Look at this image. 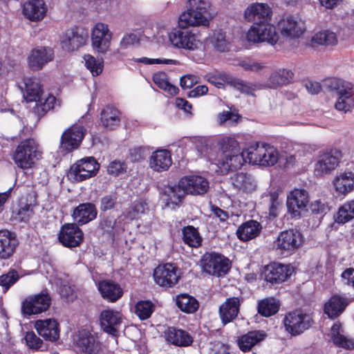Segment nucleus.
Instances as JSON below:
<instances>
[{
  "label": "nucleus",
  "mask_w": 354,
  "mask_h": 354,
  "mask_svg": "<svg viewBox=\"0 0 354 354\" xmlns=\"http://www.w3.org/2000/svg\"><path fill=\"white\" fill-rule=\"evenodd\" d=\"M112 37L113 33L107 24L97 23L91 30L93 48L100 53H106L110 48Z\"/></svg>",
  "instance_id": "nucleus-12"
},
{
  "label": "nucleus",
  "mask_w": 354,
  "mask_h": 354,
  "mask_svg": "<svg viewBox=\"0 0 354 354\" xmlns=\"http://www.w3.org/2000/svg\"><path fill=\"white\" fill-rule=\"evenodd\" d=\"M312 322L310 317L299 311L289 313L283 323L286 330L292 335H297L308 329Z\"/></svg>",
  "instance_id": "nucleus-17"
},
{
  "label": "nucleus",
  "mask_w": 354,
  "mask_h": 354,
  "mask_svg": "<svg viewBox=\"0 0 354 354\" xmlns=\"http://www.w3.org/2000/svg\"><path fill=\"white\" fill-rule=\"evenodd\" d=\"M153 81L160 88L167 92L169 94L174 95L178 93V88L168 81L166 73L159 72L153 74Z\"/></svg>",
  "instance_id": "nucleus-50"
},
{
  "label": "nucleus",
  "mask_w": 354,
  "mask_h": 354,
  "mask_svg": "<svg viewBox=\"0 0 354 354\" xmlns=\"http://www.w3.org/2000/svg\"><path fill=\"white\" fill-rule=\"evenodd\" d=\"M292 271L290 265L273 263L266 268V280L272 284L281 283L290 277Z\"/></svg>",
  "instance_id": "nucleus-26"
},
{
  "label": "nucleus",
  "mask_w": 354,
  "mask_h": 354,
  "mask_svg": "<svg viewBox=\"0 0 354 354\" xmlns=\"http://www.w3.org/2000/svg\"><path fill=\"white\" fill-rule=\"evenodd\" d=\"M133 60L135 62L142 63L145 65H152V64H165V65H180V62L176 59H166V58H157L152 59L148 57H140V58H133Z\"/></svg>",
  "instance_id": "nucleus-56"
},
{
  "label": "nucleus",
  "mask_w": 354,
  "mask_h": 354,
  "mask_svg": "<svg viewBox=\"0 0 354 354\" xmlns=\"http://www.w3.org/2000/svg\"><path fill=\"white\" fill-rule=\"evenodd\" d=\"M154 310L155 306L149 300H140L135 306V313L141 320L149 318Z\"/></svg>",
  "instance_id": "nucleus-52"
},
{
  "label": "nucleus",
  "mask_w": 354,
  "mask_h": 354,
  "mask_svg": "<svg viewBox=\"0 0 354 354\" xmlns=\"http://www.w3.org/2000/svg\"><path fill=\"white\" fill-rule=\"evenodd\" d=\"M168 39L172 47L177 49L194 51L202 45L199 33L187 28L173 30L168 33Z\"/></svg>",
  "instance_id": "nucleus-5"
},
{
  "label": "nucleus",
  "mask_w": 354,
  "mask_h": 354,
  "mask_svg": "<svg viewBox=\"0 0 354 354\" xmlns=\"http://www.w3.org/2000/svg\"><path fill=\"white\" fill-rule=\"evenodd\" d=\"M330 338L333 342L339 347L346 349L354 348V339L348 338L345 335L339 323H335L331 327Z\"/></svg>",
  "instance_id": "nucleus-40"
},
{
  "label": "nucleus",
  "mask_w": 354,
  "mask_h": 354,
  "mask_svg": "<svg viewBox=\"0 0 354 354\" xmlns=\"http://www.w3.org/2000/svg\"><path fill=\"white\" fill-rule=\"evenodd\" d=\"M72 216L79 225H84L96 218L97 210L92 203H82L74 209Z\"/></svg>",
  "instance_id": "nucleus-36"
},
{
  "label": "nucleus",
  "mask_w": 354,
  "mask_h": 354,
  "mask_svg": "<svg viewBox=\"0 0 354 354\" xmlns=\"http://www.w3.org/2000/svg\"><path fill=\"white\" fill-rule=\"evenodd\" d=\"M85 66L90 71L93 76L99 75L103 70L102 59H95L91 55H85L84 56Z\"/></svg>",
  "instance_id": "nucleus-54"
},
{
  "label": "nucleus",
  "mask_w": 354,
  "mask_h": 354,
  "mask_svg": "<svg viewBox=\"0 0 354 354\" xmlns=\"http://www.w3.org/2000/svg\"><path fill=\"white\" fill-rule=\"evenodd\" d=\"M210 43L214 48L219 52H225L230 48V41L226 38L225 33L221 30L214 32L210 38Z\"/></svg>",
  "instance_id": "nucleus-51"
},
{
  "label": "nucleus",
  "mask_w": 354,
  "mask_h": 354,
  "mask_svg": "<svg viewBox=\"0 0 354 354\" xmlns=\"http://www.w3.org/2000/svg\"><path fill=\"white\" fill-rule=\"evenodd\" d=\"M98 290L102 297L109 301L114 302L123 295L121 287L110 281H102L98 283Z\"/></svg>",
  "instance_id": "nucleus-37"
},
{
  "label": "nucleus",
  "mask_w": 354,
  "mask_h": 354,
  "mask_svg": "<svg viewBox=\"0 0 354 354\" xmlns=\"http://www.w3.org/2000/svg\"><path fill=\"white\" fill-rule=\"evenodd\" d=\"M54 57V51L50 47H37L31 50L28 57V64L32 70L41 69Z\"/></svg>",
  "instance_id": "nucleus-23"
},
{
  "label": "nucleus",
  "mask_w": 354,
  "mask_h": 354,
  "mask_svg": "<svg viewBox=\"0 0 354 354\" xmlns=\"http://www.w3.org/2000/svg\"><path fill=\"white\" fill-rule=\"evenodd\" d=\"M262 229L261 225L254 220H250L243 223L237 230L236 234L239 239L243 241H248L257 237Z\"/></svg>",
  "instance_id": "nucleus-39"
},
{
  "label": "nucleus",
  "mask_w": 354,
  "mask_h": 354,
  "mask_svg": "<svg viewBox=\"0 0 354 354\" xmlns=\"http://www.w3.org/2000/svg\"><path fill=\"white\" fill-rule=\"evenodd\" d=\"M264 337L265 333L262 331H250L239 337L238 344L242 351L247 352L250 351L259 342H261Z\"/></svg>",
  "instance_id": "nucleus-41"
},
{
  "label": "nucleus",
  "mask_w": 354,
  "mask_h": 354,
  "mask_svg": "<svg viewBox=\"0 0 354 354\" xmlns=\"http://www.w3.org/2000/svg\"><path fill=\"white\" fill-rule=\"evenodd\" d=\"M279 308V301L273 297L263 299L258 304V312L264 317H270L277 313Z\"/></svg>",
  "instance_id": "nucleus-46"
},
{
  "label": "nucleus",
  "mask_w": 354,
  "mask_h": 354,
  "mask_svg": "<svg viewBox=\"0 0 354 354\" xmlns=\"http://www.w3.org/2000/svg\"><path fill=\"white\" fill-rule=\"evenodd\" d=\"M117 195L115 194H110L103 196L100 201V209L106 211L113 209L117 203Z\"/></svg>",
  "instance_id": "nucleus-64"
},
{
  "label": "nucleus",
  "mask_w": 354,
  "mask_h": 354,
  "mask_svg": "<svg viewBox=\"0 0 354 354\" xmlns=\"http://www.w3.org/2000/svg\"><path fill=\"white\" fill-rule=\"evenodd\" d=\"M120 111L111 106H106L101 112V122L103 127L113 129L120 124Z\"/></svg>",
  "instance_id": "nucleus-42"
},
{
  "label": "nucleus",
  "mask_w": 354,
  "mask_h": 354,
  "mask_svg": "<svg viewBox=\"0 0 354 354\" xmlns=\"http://www.w3.org/2000/svg\"><path fill=\"white\" fill-rule=\"evenodd\" d=\"M246 37L250 42H267L272 46L279 40L276 27L270 21L254 24L248 30Z\"/></svg>",
  "instance_id": "nucleus-8"
},
{
  "label": "nucleus",
  "mask_w": 354,
  "mask_h": 354,
  "mask_svg": "<svg viewBox=\"0 0 354 354\" xmlns=\"http://www.w3.org/2000/svg\"><path fill=\"white\" fill-rule=\"evenodd\" d=\"M41 155L42 152L37 142L33 138H28L17 145L12 160L19 168L27 170L34 167L41 158Z\"/></svg>",
  "instance_id": "nucleus-3"
},
{
  "label": "nucleus",
  "mask_w": 354,
  "mask_h": 354,
  "mask_svg": "<svg viewBox=\"0 0 354 354\" xmlns=\"http://www.w3.org/2000/svg\"><path fill=\"white\" fill-rule=\"evenodd\" d=\"M35 327L39 335L46 340L53 342L59 337V324L54 319L37 320Z\"/></svg>",
  "instance_id": "nucleus-27"
},
{
  "label": "nucleus",
  "mask_w": 354,
  "mask_h": 354,
  "mask_svg": "<svg viewBox=\"0 0 354 354\" xmlns=\"http://www.w3.org/2000/svg\"><path fill=\"white\" fill-rule=\"evenodd\" d=\"M27 346L34 350H39L42 348L43 341L32 332H27L25 336Z\"/></svg>",
  "instance_id": "nucleus-63"
},
{
  "label": "nucleus",
  "mask_w": 354,
  "mask_h": 354,
  "mask_svg": "<svg viewBox=\"0 0 354 354\" xmlns=\"http://www.w3.org/2000/svg\"><path fill=\"white\" fill-rule=\"evenodd\" d=\"M348 300L339 295H335L324 305V313L330 317L335 318L338 317L348 305Z\"/></svg>",
  "instance_id": "nucleus-38"
},
{
  "label": "nucleus",
  "mask_w": 354,
  "mask_h": 354,
  "mask_svg": "<svg viewBox=\"0 0 354 354\" xmlns=\"http://www.w3.org/2000/svg\"><path fill=\"white\" fill-rule=\"evenodd\" d=\"M209 8V3L206 0H187V9L179 17V28L208 26L210 19Z\"/></svg>",
  "instance_id": "nucleus-2"
},
{
  "label": "nucleus",
  "mask_w": 354,
  "mask_h": 354,
  "mask_svg": "<svg viewBox=\"0 0 354 354\" xmlns=\"http://www.w3.org/2000/svg\"><path fill=\"white\" fill-rule=\"evenodd\" d=\"M148 210L147 203L142 199L135 201L131 207L125 209L123 214L126 218L133 220Z\"/></svg>",
  "instance_id": "nucleus-49"
},
{
  "label": "nucleus",
  "mask_w": 354,
  "mask_h": 354,
  "mask_svg": "<svg viewBox=\"0 0 354 354\" xmlns=\"http://www.w3.org/2000/svg\"><path fill=\"white\" fill-rule=\"evenodd\" d=\"M100 169V165L93 157H86L73 164L68 172V178L81 182L95 176Z\"/></svg>",
  "instance_id": "nucleus-9"
},
{
  "label": "nucleus",
  "mask_w": 354,
  "mask_h": 354,
  "mask_svg": "<svg viewBox=\"0 0 354 354\" xmlns=\"http://www.w3.org/2000/svg\"><path fill=\"white\" fill-rule=\"evenodd\" d=\"M171 164V153L165 149H157L152 152L149 159V167L157 172L168 170Z\"/></svg>",
  "instance_id": "nucleus-29"
},
{
  "label": "nucleus",
  "mask_w": 354,
  "mask_h": 354,
  "mask_svg": "<svg viewBox=\"0 0 354 354\" xmlns=\"http://www.w3.org/2000/svg\"><path fill=\"white\" fill-rule=\"evenodd\" d=\"M122 319L120 312L111 309L102 311L100 317L103 330L113 336H117Z\"/></svg>",
  "instance_id": "nucleus-25"
},
{
  "label": "nucleus",
  "mask_w": 354,
  "mask_h": 354,
  "mask_svg": "<svg viewBox=\"0 0 354 354\" xmlns=\"http://www.w3.org/2000/svg\"><path fill=\"white\" fill-rule=\"evenodd\" d=\"M303 236L297 230H285L279 233L274 242L277 250L287 254L292 253L300 247Z\"/></svg>",
  "instance_id": "nucleus-13"
},
{
  "label": "nucleus",
  "mask_w": 354,
  "mask_h": 354,
  "mask_svg": "<svg viewBox=\"0 0 354 354\" xmlns=\"http://www.w3.org/2000/svg\"><path fill=\"white\" fill-rule=\"evenodd\" d=\"M313 44L324 46H333L337 42L336 35L329 30L317 32L312 38Z\"/></svg>",
  "instance_id": "nucleus-53"
},
{
  "label": "nucleus",
  "mask_w": 354,
  "mask_h": 354,
  "mask_svg": "<svg viewBox=\"0 0 354 354\" xmlns=\"http://www.w3.org/2000/svg\"><path fill=\"white\" fill-rule=\"evenodd\" d=\"M230 83L237 90L243 93L253 95V92L256 90L257 86L256 84L245 82L243 80L234 79L230 81Z\"/></svg>",
  "instance_id": "nucleus-58"
},
{
  "label": "nucleus",
  "mask_w": 354,
  "mask_h": 354,
  "mask_svg": "<svg viewBox=\"0 0 354 354\" xmlns=\"http://www.w3.org/2000/svg\"><path fill=\"white\" fill-rule=\"evenodd\" d=\"M165 337L169 344L180 347L190 346L193 342V337L188 332L175 327H169L165 331Z\"/></svg>",
  "instance_id": "nucleus-32"
},
{
  "label": "nucleus",
  "mask_w": 354,
  "mask_h": 354,
  "mask_svg": "<svg viewBox=\"0 0 354 354\" xmlns=\"http://www.w3.org/2000/svg\"><path fill=\"white\" fill-rule=\"evenodd\" d=\"M76 345L82 352L88 354L94 353L99 348L96 337L84 329L79 331Z\"/></svg>",
  "instance_id": "nucleus-34"
},
{
  "label": "nucleus",
  "mask_w": 354,
  "mask_h": 354,
  "mask_svg": "<svg viewBox=\"0 0 354 354\" xmlns=\"http://www.w3.org/2000/svg\"><path fill=\"white\" fill-rule=\"evenodd\" d=\"M330 86L336 91L338 95L335 109L344 113L350 111L354 106V85L343 80L334 79L331 81Z\"/></svg>",
  "instance_id": "nucleus-7"
},
{
  "label": "nucleus",
  "mask_w": 354,
  "mask_h": 354,
  "mask_svg": "<svg viewBox=\"0 0 354 354\" xmlns=\"http://www.w3.org/2000/svg\"><path fill=\"white\" fill-rule=\"evenodd\" d=\"M17 241L14 234L8 230H0V259H6L15 252Z\"/></svg>",
  "instance_id": "nucleus-35"
},
{
  "label": "nucleus",
  "mask_w": 354,
  "mask_h": 354,
  "mask_svg": "<svg viewBox=\"0 0 354 354\" xmlns=\"http://www.w3.org/2000/svg\"><path fill=\"white\" fill-rule=\"evenodd\" d=\"M86 130L82 125L74 124L67 129L61 137V147L66 151L77 149L81 144Z\"/></svg>",
  "instance_id": "nucleus-20"
},
{
  "label": "nucleus",
  "mask_w": 354,
  "mask_h": 354,
  "mask_svg": "<svg viewBox=\"0 0 354 354\" xmlns=\"http://www.w3.org/2000/svg\"><path fill=\"white\" fill-rule=\"evenodd\" d=\"M87 35L78 27L67 29L61 36L62 47L68 51H74L83 46L86 41Z\"/></svg>",
  "instance_id": "nucleus-18"
},
{
  "label": "nucleus",
  "mask_w": 354,
  "mask_h": 354,
  "mask_svg": "<svg viewBox=\"0 0 354 354\" xmlns=\"http://www.w3.org/2000/svg\"><path fill=\"white\" fill-rule=\"evenodd\" d=\"M250 163L262 166H272L278 160L279 153L277 148L265 143L252 144L245 151Z\"/></svg>",
  "instance_id": "nucleus-4"
},
{
  "label": "nucleus",
  "mask_w": 354,
  "mask_h": 354,
  "mask_svg": "<svg viewBox=\"0 0 354 354\" xmlns=\"http://www.w3.org/2000/svg\"><path fill=\"white\" fill-rule=\"evenodd\" d=\"M218 145L221 151V154L218 158H214L213 154L205 151L201 153L207 156L211 162L212 166H214V170L221 175L227 174L230 171L240 168L246 160L245 159V153L241 152L238 141L231 137L222 138Z\"/></svg>",
  "instance_id": "nucleus-1"
},
{
  "label": "nucleus",
  "mask_w": 354,
  "mask_h": 354,
  "mask_svg": "<svg viewBox=\"0 0 354 354\" xmlns=\"http://www.w3.org/2000/svg\"><path fill=\"white\" fill-rule=\"evenodd\" d=\"M19 278L18 272L15 270H10L6 274L0 276V286L7 290L17 282Z\"/></svg>",
  "instance_id": "nucleus-57"
},
{
  "label": "nucleus",
  "mask_w": 354,
  "mask_h": 354,
  "mask_svg": "<svg viewBox=\"0 0 354 354\" xmlns=\"http://www.w3.org/2000/svg\"><path fill=\"white\" fill-rule=\"evenodd\" d=\"M179 184L186 194L202 195L209 189V182L201 176H187L180 178Z\"/></svg>",
  "instance_id": "nucleus-21"
},
{
  "label": "nucleus",
  "mask_w": 354,
  "mask_h": 354,
  "mask_svg": "<svg viewBox=\"0 0 354 354\" xmlns=\"http://www.w3.org/2000/svg\"><path fill=\"white\" fill-rule=\"evenodd\" d=\"M342 158V151L337 149L319 154L315 165V172L320 176L330 173L338 167Z\"/></svg>",
  "instance_id": "nucleus-16"
},
{
  "label": "nucleus",
  "mask_w": 354,
  "mask_h": 354,
  "mask_svg": "<svg viewBox=\"0 0 354 354\" xmlns=\"http://www.w3.org/2000/svg\"><path fill=\"white\" fill-rule=\"evenodd\" d=\"M354 218V200L344 203L338 209L335 221L346 223Z\"/></svg>",
  "instance_id": "nucleus-48"
},
{
  "label": "nucleus",
  "mask_w": 354,
  "mask_h": 354,
  "mask_svg": "<svg viewBox=\"0 0 354 354\" xmlns=\"http://www.w3.org/2000/svg\"><path fill=\"white\" fill-rule=\"evenodd\" d=\"M84 238L82 230L75 223L64 225L58 234L59 242L65 247L75 248L80 245Z\"/></svg>",
  "instance_id": "nucleus-19"
},
{
  "label": "nucleus",
  "mask_w": 354,
  "mask_h": 354,
  "mask_svg": "<svg viewBox=\"0 0 354 354\" xmlns=\"http://www.w3.org/2000/svg\"><path fill=\"white\" fill-rule=\"evenodd\" d=\"M52 298L45 289L38 294L26 297L21 302V313L24 316L41 314L47 311L51 305Z\"/></svg>",
  "instance_id": "nucleus-6"
},
{
  "label": "nucleus",
  "mask_w": 354,
  "mask_h": 354,
  "mask_svg": "<svg viewBox=\"0 0 354 354\" xmlns=\"http://www.w3.org/2000/svg\"><path fill=\"white\" fill-rule=\"evenodd\" d=\"M241 301L239 297H230L219 307V315L222 323L227 324L234 320L239 313Z\"/></svg>",
  "instance_id": "nucleus-31"
},
{
  "label": "nucleus",
  "mask_w": 354,
  "mask_h": 354,
  "mask_svg": "<svg viewBox=\"0 0 354 354\" xmlns=\"http://www.w3.org/2000/svg\"><path fill=\"white\" fill-rule=\"evenodd\" d=\"M268 201L270 203V216L276 218L279 214L280 209L282 207V202L279 198V193L277 191L270 192L268 196Z\"/></svg>",
  "instance_id": "nucleus-55"
},
{
  "label": "nucleus",
  "mask_w": 354,
  "mask_h": 354,
  "mask_svg": "<svg viewBox=\"0 0 354 354\" xmlns=\"http://www.w3.org/2000/svg\"><path fill=\"white\" fill-rule=\"evenodd\" d=\"M209 354H229V346L220 341H212L209 344Z\"/></svg>",
  "instance_id": "nucleus-62"
},
{
  "label": "nucleus",
  "mask_w": 354,
  "mask_h": 354,
  "mask_svg": "<svg viewBox=\"0 0 354 354\" xmlns=\"http://www.w3.org/2000/svg\"><path fill=\"white\" fill-rule=\"evenodd\" d=\"M24 96L26 101L36 102L39 100L42 92L37 78L26 77L24 80Z\"/></svg>",
  "instance_id": "nucleus-43"
},
{
  "label": "nucleus",
  "mask_w": 354,
  "mask_h": 354,
  "mask_svg": "<svg viewBox=\"0 0 354 354\" xmlns=\"http://www.w3.org/2000/svg\"><path fill=\"white\" fill-rule=\"evenodd\" d=\"M140 41V34L137 32H127L120 41V48L125 49Z\"/></svg>",
  "instance_id": "nucleus-60"
},
{
  "label": "nucleus",
  "mask_w": 354,
  "mask_h": 354,
  "mask_svg": "<svg viewBox=\"0 0 354 354\" xmlns=\"http://www.w3.org/2000/svg\"><path fill=\"white\" fill-rule=\"evenodd\" d=\"M201 263L205 272L218 277H224L231 268V263L227 258L214 252L205 253Z\"/></svg>",
  "instance_id": "nucleus-10"
},
{
  "label": "nucleus",
  "mask_w": 354,
  "mask_h": 354,
  "mask_svg": "<svg viewBox=\"0 0 354 354\" xmlns=\"http://www.w3.org/2000/svg\"><path fill=\"white\" fill-rule=\"evenodd\" d=\"M293 77V73L288 69L281 68L272 73L270 76V82L272 87L286 84L290 82Z\"/></svg>",
  "instance_id": "nucleus-45"
},
{
  "label": "nucleus",
  "mask_w": 354,
  "mask_h": 354,
  "mask_svg": "<svg viewBox=\"0 0 354 354\" xmlns=\"http://www.w3.org/2000/svg\"><path fill=\"white\" fill-rule=\"evenodd\" d=\"M179 278L178 269L172 263L159 265L153 272L155 282L165 288L173 287L177 283Z\"/></svg>",
  "instance_id": "nucleus-15"
},
{
  "label": "nucleus",
  "mask_w": 354,
  "mask_h": 354,
  "mask_svg": "<svg viewBox=\"0 0 354 354\" xmlns=\"http://www.w3.org/2000/svg\"><path fill=\"white\" fill-rule=\"evenodd\" d=\"M272 15V12L270 6L263 3H252L244 12L245 19L254 24L270 21Z\"/></svg>",
  "instance_id": "nucleus-22"
},
{
  "label": "nucleus",
  "mask_w": 354,
  "mask_h": 354,
  "mask_svg": "<svg viewBox=\"0 0 354 354\" xmlns=\"http://www.w3.org/2000/svg\"><path fill=\"white\" fill-rule=\"evenodd\" d=\"M183 239L185 244L194 248L201 245L202 241V238L197 229L191 225L183 229Z\"/></svg>",
  "instance_id": "nucleus-47"
},
{
  "label": "nucleus",
  "mask_w": 354,
  "mask_h": 354,
  "mask_svg": "<svg viewBox=\"0 0 354 354\" xmlns=\"http://www.w3.org/2000/svg\"><path fill=\"white\" fill-rule=\"evenodd\" d=\"M176 305L186 313H194L199 307L198 301L187 294H183L176 297Z\"/></svg>",
  "instance_id": "nucleus-44"
},
{
  "label": "nucleus",
  "mask_w": 354,
  "mask_h": 354,
  "mask_svg": "<svg viewBox=\"0 0 354 354\" xmlns=\"http://www.w3.org/2000/svg\"><path fill=\"white\" fill-rule=\"evenodd\" d=\"M335 191L342 195H346L354 190V168L347 165L344 171L338 173L333 181Z\"/></svg>",
  "instance_id": "nucleus-24"
},
{
  "label": "nucleus",
  "mask_w": 354,
  "mask_h": 354,
  "mask_svg": "<svg viewBox=\"0 0 354 354\" xmlns=\"http://www.w3.org/2000/svg\"><path fill=\"white\" fill-rule=\"evenodd\" d=\"M230 180L234 189L241 194L252 193L257 187L254 178L248 173H236L231 177Z\"/></svg>",
  "instance_id": "nucleus-28"
},
{
  "label": "nucleus",
  "mask_w": 354,
  "mask_h": 354,
  "mask_svg": "<svg viewBox=\"0 0 354 354\" xmlns=\"http://www.w3.org/2000/svg\"><path fill=\"white\" fill-rule=\"evenodd\" d=\"M56 97L53 95H48L47 97H40L39 100L36 101V106L40 107L41 111L46 112L54 108L56 104Z\"/></svg>",
  "instance_id": "nucleus-61"
},
{
  "label": "nucleus",
  "mask_w": 354,
  "mask_h": 354,
  "mask_svg": "<svg viewBox=\"0 0 354 354\" xmlns=\"http://www.w3.org/2000/svg\"><path fill=\"white\" fill-rule=\"evenodd\" d=\"M185 194V191L179 183L178 185H168L164 187L161 198L165 202V206L174 209L182 202Z\"/></svg>",
  "instance_id": "nucleus-33"
},
{
  "label": "nucleus",
  "mask_w": 354,
  "mask_h": 354,
  "mask_svg": "<svg viewBox=\"0 0 354 354\" xmlns=\"http://www.w3.org/2000/svg\"><path fill=\"white\" fill-rule=\"evenodd\" d=\"M278 26L282 37L288 40L299 39L306 29L304 21L299 17L293 15L283 17L279 21Z\"/></svg>",
  "instance_id": "nucleus-11"
},
{
  "label": "nucleus",
  "mask_w": 354,
  "mask_h": 354,
  "mask_svg": "<svg viewBox=\"0 0 354 354\" xmlns=\"http://www.w3.org/2000/svg\"><path fill=\"white\" fill-rule=\"evenodd\" d=\"M106 171L109 175L118 176L126 172L127 165L124 162L115 160L109 164Z\"/></svg>",
  "instance_id": "nucleus-59"
},
{
  "label": "nucleus",
  "mask_w": 354,
  "mask_h": 354,
  "mask_svg": "<svg viewBox=\"0 0 354 354\" xmlns=\"http://www.w3.org/2000/svg\"><path fill=\"white\" fill-rule=\"evenodd\" d=\"M308 203V194L304 189H295L287 195L288 213L292 218H299Z\"/></svg>",
  "instance_id": "nucleus-14"
},
{
  "label": "nucleus",
  "mask_w": 354,
  "mask_h": 354,
  "mask_svg": "<svg viewBox=\"0 0 354 354\" xmlns=\"http://www.w3.org/2000/svg\"><path fill=\"white\" fill-rule=\"evenodd\" d=\"M47 8L43 0H30L23 5L22 12L26 18L32 21L42 20Z\"/></svg>",
  "instance_id": "nucleus-30"
}]
</instances>
